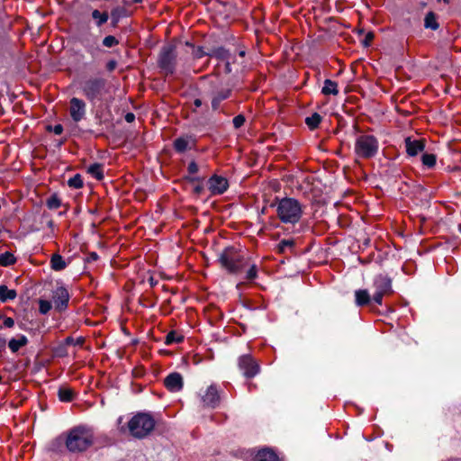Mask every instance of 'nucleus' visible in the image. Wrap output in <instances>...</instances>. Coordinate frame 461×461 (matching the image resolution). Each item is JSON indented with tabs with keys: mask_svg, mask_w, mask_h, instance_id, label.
<instances>
[{
	"mask_svg": "<svg viewBox=\"0 0 461 461\" xmlns=\"http://www.w3.org/2000/svg\"><path fill=\"white\" fill-rule=\"evenodd\" d=\"M220 263L230 274L241 275L245 279L252 281L257 278L258 268L256 264H250L249 259L232 247L225 249L220 256Z\"/></svg>",
	"mask_w": 461,
	"mask_h": 461,
	"instance_id": "1",
	"label": "nucleus"
},
{
	"mask_svg": "<svg viewBox=\"0 0 461 461\" xmlns=\"http://www.w3.org/2000/svg\"><path fill=\"white\" fill-rule=\"evenodd\" d=\"M123 417L118 418L119 430L122 433L128 432L135 438H144L149 436L155 428V420L149 413L138 412L133 415L125 424H122Z\"/></svg>",
	"mask_w": 461,
	"mask_h": 461,
	"instance_id": "2",
	"label": "nucleus"
},
{
	"mask_svg": "<svg viewBox=\"0 0 461 461\" xmlns=\"http://www.w3.org/2000/svg\"><path fill=\"white\" fill-rule=\"evenodd\" d=\"M271 206L276 207L278 220L285 224L294 225L298 223L303 214V206L295 198L276 197Z\"/></svg>",
	"mask_w": 461,
	"mask_h": 461,
	"instance_id": "3",
	"label": "nucleus"
},
{
	"mask_svg": "<svg viewBox=\"0 0 461 461\" xmlns=\"http://www.w3.org/2000/svg\"><path fill=\"white\" fill-rule=\"evenodd\" d=\"M95 442L91 428L80 425L71 429L67 435L66 447L69 452L79 453L87 450Z\"/></svg>",
	"mask_w": 461,
	"mask_h": 461,
	"instance_id": "4",
	"label": "nucleus"
},
{
	"mask_svg": "<svg viewBox=\"0 0 461 461\" xmlns=\"http://www.w3.org/2000/svg\"><path fill=\"white\" fill-rule=\"evenodd\" d=\"M231 95L230 86L217 77L209 80L203 91V97L210 99L212 111H218L221 103L229 99Z\"/></svg>",
	"mask_w": 461,
	"mask_h": 461,
	"instance_id": "5",
	"label": "nucleus"
},
{
	"mask_svg": "<svg viewBox=\"0 0 461 461\" xmlns=\"http://www.w3.org/2000/svg\"><path fill=\"white\" fill-rule=\"evenodd\" d=\"M84 96L92 104L101 101L108 92L106 80L103 77H89L80 84Z\"/></svg>",
	"mask_w": 461,
	"mask_h": 461,
	"instance_id": "6",
	"label": "nucleus"
},
{
	"mask_svg": "<svg viewBox=\"0 0 461 461\" xmlns=\"http://www.w3.org/2000/svg\"><path fill=\"white\" fill-rule=\"evenodd\" d=\"M378 148V140L373 135L362 134L356 139L355 153L358 158H373L376 155Z\"/></svg>",
	"mask_w": 461,
	"mask_h": 461,
	"instance_id": "7",
	"label": "nucleus"
},
{
	"mask_svg": "<svg viewBox=\"0 0 461 461\" xmlns=\"http://www.w3.org/2000/svg\"><path fill=\"white\" fill-rule=\"evenodd\" d=\"M373 288L375 289L373 301L376 304L382 305L383 297L393 293L392 279L386 275H376L373 279Z\"/></svg>",
	"mask_w": 461,
	"mask_h": 461,
	"instance_id": "8",
	"label": "nucleus"
},
{
	"mask_svg": "<svg viewBox=\"0 0 461 461\" xmlns=\"http://www.w3.org/2000/svg\"><path fill=\"white\" fill-rule=\"evenodd\" d=\"M176 55L172 46H165L159 54L158 65L159 68L167 73L172 74L175 68Z\"/></svg>",
	"mask_w": 461,
	"mask_h": 461,
	"instance_id": "9",
	"label": "nucleus"
},
{
	"mask_svg": "<svg viewBox=\"0 0 461 461\" xmlns=\"http://www.w3.org/2000/svg\"><path fill=\"white\" fill-rule=\"evenodd\" d=\"M201 401L205 407L216 408L221 402L220 391L215 384L208 386L201 393Z\"/></svg>",
	"mask_w": 461,
	"mask_h": 461,
	"instance_id": "10",
	"label": "nucleus"
},
{
	"mask_svg": "<svg viewBox=\"0 0 461 461\" xmlns=\"http://www.w3.org/2000/svg\"><path fill=\"white\" fill-rule=\"evenodd\" d=\"M238 365L243 375L248 378L254 377L259 372V366L249 355L241 356L239 358Z\"/></svg>",
	"mask_w": 461,
	"mask_h": 461,
	"instance_id": "11",
	"label": "nucleus"
},
{
	"mask_svg": "<svg viewBox=\"0 0 461 461\" xmlns=\"http://www.w3.org/2000/svg\"><path fill=\"white\" fill-rule=\"evenodd\" d=\"M86 103L77 97H73L69 101V114L71 119L75 122H78L82 121L86 113Z\"/></svg>",
	"mask_w": 461,
	"mask_h": 461,
	"instance_id": "12",
	"label": "nucleus"
},
{
	"mask_svg": "<svg viewBox=\"0 0 461 461\" xmlns=\"http://www.w3.org/2000/svg\"><path fill=\"white\" fill-rule=\"evenodd\" d=\"M229 187L228 180L221 176L213 175L208 180V189L212 195H220L227 191Z\"/></svg>",
	"mask_w": 461,
	"mask_h": 461,
	"instance_id": "13",
	"label": "nucleus"
},
{
	"mask_svg": "<svg viewBox=\"0 0 461 461\" xmlns=\"http://www.w3.org/2000/svg\"><path fill=\"white\" fill-rule=\"evenodd\" d=\"M52 301L59 312L65 310L68 307L69 301V294L68 290L63 286L57 287L53 291Z\"/></svg>",
	"mask_w": 461,
	"mask_h": 461,
	"instance_id": "14",
	"label": "nucleus"
},
{
	"mask_svg": "<svg viewBox=\"0 0 461 461\" xmlns=\"http://www.w3.org/2000/svg\"><path fill=\"white\" fill-rule=\"evenodd\" d=\"M164 384L170 392H179L183 388V377L179 373H171L165 378Z\"/></svg>",
	"mask_w": 461,
	"mask_h": 461,
	"instance_id": "15",
	"label": "nucleus"
},
{
	"mask_svg": "<svg viewBox=\"0 0 461 461\" xmlns=\"http://www.w3.org/2000/svg\"><path fill=\"white\" fill-rule=\"evenodd\" d=\"M80 43L92 58H95L101 51L97 39L94 36L81 39Z\"/></svg>",
	"mask_w": 461,
	"mask_h": 461,
	"instance_id": "16",
	"label": "nucleus"
},
{
	"mask_svg": "<svg viewBox=\"0 0 461 461\" xmlns=\"http://www.w3.org/2000/svg\"><path fill=\"white\" fill-rule=\"evenodd\" d=\"M405 147L408 155L414 157L424 149L425 143L423 140H411V138H406Z\"/></svg>",
	"mask_w": 461,
	"mask_h": 461,
	"instance_id": "17",
	"label": "nucleus"
},
{
	"mask_svg": "<svg viewBox=\"0 0 461 461\" xmlns=\"http://www.w3.org/2000/svg\"><path fill=\"white\" fill-rule=\"evenodd\" d=\"M29 340L25 335L20 334L16 338H13L8 342V348L13 353H16L19 349L28 344Z\"/></svg>",
	"mask_w": 461,
	"mask_h": 461,
	"instance_id": "18",
	"label": "nucleus"
},
{
	"mask_svg": "<svg viewBox=\"0 0 461 461\" xmlns=\"http://www.w3.org/2000/svg\"><path fill=\"white\" fill-rule=\"evenodd\" d=\"M371 300L370 294L366 289H359L355 292V302L357 306H365Z\"/></svg>",
	"mask_w": 461,
	"mask_h": 461,
	"instance_id": "19",
	"label": "nucleus"
},
{
	"mask_svg": "<svg viewBox=\"0 0 461 461\" xmlns=\"http://www.w3.org/2000/svg\"><path fill=\"white\" fill-rule=\"evenodd\" d=\"M255 461H278V456L270 449H262L257 453Z\"/></svg>",
	"mask_w": 461,
	"mask_h": 461,
	"instance_id": "20",
	"label": "nucleus"
},
{
	"mask_svg": "<svg viewBox=\"0 0 461 461\" xmlns=\"http://www.w3.org/2000/svg\"><path fill=\"white\" fill-rule=\"evenodd\" d=\"M17 296V293L14 289H9L6 285H0V301L6 303L8 301L14 300Z\"/></svg>",
	"mask_w": 461,
	"mask_h": 461,
	"instance_id": "21",
	"label": "nucleus"
},
{
	"mask_svg": "<svg viewBox=\"0 0 461 461\" xmlns=\"http://www.w3.org/2000/svg\"><path fill=\"white\" fill-rule=\"evenodd\" d=\"M213 55L217 59L226 61V64H225L226 71L230 72V59H231V57H230V52L223 48H220V49H217L214 50Z\"/></svg>",
	"mask_w": 461,
	"mask_h": 461,
	"instance_id": "22",
	"label": "nucleus"
},
{
	"mask_svg": "<svg viewBox=\"0 0 461 461\" xmlns=\"http://www.w3.org/2000/svg\"><path fill=\"white\" fill-rule=\"evenodd\" d=\"M51 268L55 271H61L67 267V263L59 254H53L50 258Z\"/></svg>",
	"mask_w": 461,
	"mask_h": 461,
	"instance_id": "23",
	"label": "nucleus"
},
{
	"mask_svg": "<svg viewBox=\"0 0 461 461\" xmlns=\"http://www.w3.org/2000/svg\"><path fill=\"white\" fill-rule=\"evenodd\" d=\"M92 18L94 19L95 25L97 27H101L105 23H107V21L109 19V14H108L107 12H103L102 13L99 10L95 9L92 12Z\"/></svg>",
	"mask_w": 461,
	"mask_h": 461,
	"instance_id": "24",
	"label": "nucleus"
},
{
	"mask_svg": "<svg viewBox=\"0 0 461 461\" xmlns=\"http://www.w3.org/2000/svg\"><path fill=\"white\" fill-rule=\"evenodd\" d=\"M321 93L325 95H337L339 94L338 84L330 79H326L324 81V86L321 89Z\"/></svg>",
	"mask_w": 461,
	"mask_h": 461,
	"instance_id": "25",
	"label": "nucleus"
},
{
	"mask_svg": "<svg viewBox=\"0 0 461 461\" xmlns=\"http://www.w3.org/2000/svg\"><path fill=\"white\" fill-rule=\"evenodd\" d=\"M87 172L97 180H101L104 177L103 166L99 163L90 165Z\"/></svg>",
	"mask_w": 461,
	"mask_h": 461,
	"instance_id": "26",
	"label": "nucleus"
},
{
	"mask_svg": "<svg viewBox=\"0 0 461 461\" xmlns=\"http://www.w3.org/2000/svg\"><path fill=\"white\" fill-rule=\"evenodd\" d=\"M189 147V140L187 137H179L174 141V148L177 152H184Z\"/></svg>",
	"mask_w": 461,
	"mask_h": 461,
	"instance_id": "27",
	"label": "nucleus"
},
{
	"mask_svg": "<svg viewBox=\"0 0 461 461\" xmlns=\"http://www.w3.org/2000/svg\"><path fill=\"white\" fill-rule=\"evenodd\" d=\"M16 262V258L11 252H5L0 255V266L9 267Z\"/></svg>",
	"mask_w": 461,
	"mask_h": 461,
	"instance_id": "28",
	"label": "nucleus"
},
{
	"mask_svg": "<svg viewBox=\"0 0 461 461\" xmlns=\"http://www.w3.org/2000/svg\"><path fill=\"white\" fill-rule=\"evenodd\" d=\"M321 117L319 113H314L305 119V123L311 130L316 129L321 123Z\"/></svg>",
	"mask_w": 461,
	"mask_h": 461,
	"instance_id": "29",
	"label": "nucleus"
},
{
	"mask_svg": "<svg viewBox=\"0 0 461 461\" xmlns=\"http://www.w3.org/2000/svg\"><path fill=\"white\" fill-rule=\"evenodd\" d=\"M184 340V337L176 331H170L166 336L165 343L170 345L172 343H180Z\"/></svg>",
	"mask_w": 461,
	"mask_h": 461,
	"instance_id": "30",
	"label": "nucleus"
},
{
	"mask_svg": "<svg viewBox=\"0 0 461 461\" xmlns=\"http://www.w3.org/2000/svg\"><path fill=\"white\" fill-rule=\"evenodd\" d=\"M74 397V392L69 388H60L59 390V398L61 402H71Z\"/></svg>",
	"mask_w": 461,
	"mask_h": 461,
	"instance_id": "31",
	"label": "nucleus"
},
{
	"mask_svg": "<svg viewBox=\"0 0 461 461\" xmlns=\"http://www.w3.org/2000/svg\"><path fill=\"white\" fill-rule=\"evenodd\" d=\"M424 25L426 28H429L432 30H436L438 27V24L436 21V16L433 13H428L424 19Z\"/></svg>",
	"mask_w": 461,
	"mask_h": 461,
	"instance_id": "32",
	"label": "nucleus"
},
{
	"mask_svg": "<svg viewBox=\"0 0 461 461\" xmlns=\"http://www.w3.org/2000/svg\"><path fill=\"white\" fill-rule=\"evenodd\" d=\"M46 205L50 210L58 209L61 206V200L56 194H53L47 199Z\"/></svg>",
	"mask_w": 461,
	"mask_h": 461,
	"instance_id": "33",
	"label": "nucleus"
},
{
	"mask_svg": "<svg viewBox=\"0 0 461 461\" xmlns=\"http://www.w3.org/2000/svg\"><path fill=\"white\" fill-rule=\"evenodd\" d=\"M125 10L122 7H115L111 12V18L113 26H116L120 18L124 14Z\"/></svg>",
	"mask_w": 461,
	"mask_h": 461,
	"instance_id": "34",
	"label": "nucleus"
},
{
	"mask_svg": "<svg viewBox=\"0 0 461 461\" xmlns=\"http://www.w3.org/2000/svg\"><path fill=\"white\" fill-rule=\"evenodd\" d=\"M436 160V156L431 153H425L421 157L422 164L429 168H431L435 166Z\"/></svg>",
	"mask_w": 461,
	"mask_h": 461,
	"instance_id": "35",
	"label": "nucleus"
},
{
	"mask_svg": "<svg viewBox=\"0 0 461 461\" xmlns=\"http://www.w3.org/2000/svg\"><path fill=\"white\" fill-rule=\"evenodd\" d=\"M83 180L79 174L75 175L73 177L69 178L68 181V185L69 187L79 189L83 187Z\"/></svg>",
	"mask_w": 461,
	"mask_h": 461,
	"instance_id": "36",
	"label": "nucleus"
},
{
	"mask_svg": "<svg viewBox=\"0 0 461 461\" xmlns=\"http://www.w3.org/2000/svg\"><path fill=\"white\" fill-rule=\"evenodd\" d=\"M294 242L292 240H283L277 245V251L279 253H285L286 249L293 248Z\"/></svg>",
	"mask_w": 461,
	"mask_h": 461,
	"instance_id": "37",
	"label": "nucleus"
},
{
	"mask_svg": "<svg viewBox=\"0 0 461 461\" xmlns=\"http://www.w3.org/2000/svg\"><path fill=\"white\" fill-rule=\"evenodd\" d=\"M119 44V41L113 35H108L104 38L103 45L106 48H112Z\"/></svg>",
	"mask_w": 461,
	"mask_h": 461,
	"instance_id": "38",
	"label": "nucleus"
},
{
	"mask_svg": "<svg viewBox=\"0 0 461 461\" xmlns=\"http://www.w3.org/2000/svg\"><path fill=\"white\" fill-rule=\"evenodd\" d=\"M51 309V303L47 300L39 301V311L41 314H47Z\"/></svg>",
	"mask_w": 461,
	"mask_h": 461,
	"instance_id": "39",
	"label": "nucleus"
},
{
	"mask_svg": "<svg viewBox=\"0 0 461 461\" xmlns=\"http://www.w3.org/2000/svg\"><path fill=\"white\" fill-rule=\"evenodd\" d=\"M245 121H246L245 116L242 114H239L237 116H235L232 120L234 128H236V129L240 128L244 124Z\"/></svg>",
	"mask_w": 461,
	"mask_h": 461,
	"instance_id": "40",
	"label": "nucleus"
},
{
	"mask_svg": "<svg viewBox=\"0 0 461 461\" xmlns=\"http://www.w3.org/2000/svg\"><path fill=\"white\" fill-rule=\"evenodd\" d=\"M187 169H188L189 174H195L198 172L199 167H198V165L194 161H191L188 165Z\"/></svg>",
	"mask_w": 461,
	"mask_h": 461,
	"instance_id": "41",
	"label": "nucleus"
},
{
	"mask_svg": "<svg viewBox=\"0 0 461 461\" xmlns=\"http://www.w3.org/2000/svg\"><path fill=\"white\" fill-rule=\"evenodd\" d=\"M3 325L5 328H13L14 326V321L11 317H5Z\"/></svg>",
	"mask_w": 461,
	"mask_h": 461,
	"instance_id": "42",
	"label": "nucleus"
},
{
	"mask_svg": "<svg viewBox=\"0 0 461 461\" xmlns=\"http://www.w3.org/2000/svg\"><path fill=\"white\" fill-rule=\"evenodd\" d=\"M374 39V33L373 32H368L366 37H365V40L363 41L364 45L365 46H369L371 41H373Z\"/></svg>",
	"mask_w": 461,
	"mask_h": 461,
	"instance_id": "43",
	"label": "nucleus"
},
{
	"mask_svg": "<svg viewBox=\"0 0 461 461\" xmlns=\"http://www.w3.org/2000/svg\"><path fill=\"white\" fill-rule=\"evenodd\" d=\"M99 256L96 252H91L88 254L87 258H86V262L90 263V262H94V261H96L98 259Z\"/></svg>",
	"mask_w": 461,
	"mask_h": 461,
	"instance_id": "44",
	"label": "nucleus"
},
{
	"mask_svg": "<svg viewBox=\"0 0 461 461\" xmlns=\"http://www.w3.org/2000/svg\"><path fill=\"white\" fill-rule=\"evenodd\" d=\"M52 131L56 135H60L63 132V126L61 124H56L52 128Z\"/></svg>",
	"mask_w": 461,
	"mask_h": 461,
	"instance_id": "45",
	"label": "nucleus"
},
{
	"mask_svg": "<svg viewBox=\"0 0 461 461\" xmlns=\"http://www.w3.org/2000/svg\"><path fill=\"white\" fill-rule=\"evenodd\" d=\"M135 120V115L132 113H128L125 115V121L127 122H132Z\"/></svg>",
	"mask_w": 461,
	"mask_h": 461,
	"instance_id": "46",
	"label": "nucleus"
},
{
	"mask_svg": "<svg viewBox=\"0 0 461 461\" xmlns=\"http://www.w3.org/2000/svg\"><path fill=\"white\" fill-rule=\"evenodd\" d=\"M203 191V185H196L194 188V192L197 194H200Z\"/></svg>",
	"mask_w": 461,
	"mask_h": 461,
	"instance_id": "47",
	"label": "nucleus"
},
{
	"mask_svg": "<svg viewBox=\"0 0 461 461\" xmlns=\"http://www.w3.org/2000/svg\"><path fill=\"white\" fill-rule=\"evenodd\" d=\"M194 104L195 107H200L202 104H203V101L202 99L200 98H196L194 101Z\"/></svg>",
	"mask_w": 461,
	"mask_h": 461,
	"instance_id": "48",
	"label": "nucleus"
},
{
	"mask_svg": "<svg viewBox=\"0 0 461 461\" xmlns=\"http://www.w3.org/2000/svg\"><path fill=\"white\" fill-rule=\"evenodd\" d=\"M67 345L75 344V339L72 337H68L65 340Z\"/></svg>",
	"mask_w": 461,
	"mask_h": 461,
	"instance_id": "49",
	"label": "nucleus"
},
{
	"mask_svg": "<svg viewBox=\"0 0 461 461\" xmlns=\"http://www.w3.org/2000/svg\"><path fill=\"white\" fill-rule=\"evenodd\" d=\"M116 66V62L115 61H110L108 64H107V68L109 70H113Z\"/></svg>",
	"mask_w": 461,
	"mask_h": 461,
	"instance_id": "50",
	"label": "nucleus"
},
{
	"mask_svg": "<svg viewBox=\"0 0 461 461\" xmlns=\"http://www.w3.org/2000/svg\"><path fill=\"white\" fill-rule=\"evenodd\" d=\"M83 341V339L78 338L77 340H75V345H82Z\"/></svg>",
	"mask_w": 461,
	"mask_h": 461,
	"instance_id": "51",
	"label": "nucleus"
},
{
	"mask_svg": "<svg viewBox=\"0 0 461 461\" xmlns=\"http://www.w3.org/2000/svg\"><path fill=\"white\" fill-rule=\"evenodd\" d=\"M5 347V340L4 339H0V349Z\"/></svg>",
	"mask_w": 461,
	"mask_h": 461,
	"instance_id": "52",
	"label": "nucleus"
},
{
	"mask_svg": "<svg viewBox=\"0 0 461 461\" xmlns=\"http://www.w3.org/2000/svg\"><path fill=\"white\" fill-rule=\"evenodd\" d=\"M199 180V177H192L191 178V181L194 182V181H198Z\"/></svg>",
	"mask_w": 461,
	"mask_h": 461,
	"instance_id": "53",
	"label": "nucleus"
},
{
	"mask_svg": "<svg viewBox=\"0 0 461 461\" xmlns=\"http://www.w3.org/2000/svg\"><path fill=\"white\" fill-rule=\"evenodd\" d=\"M244 55H245V51L241 50V51L240 52V56L244 57Z\"/></svg>",
	"mask_w": 461,
	"mask_h": 461,
	"instance_id": "54",
	"label": "nucleus"
},
{
	"mask_svg": "<svg viewBox=\"0 0 461 461\" xmlns=\"http://www.w3.org/2000/svg\"><path fill=\"white\" fill-rule=\"evenodd\" d=\"M133 3H141L142 0H132Z\"/></svg>",
	"mask_w": 461,
	"mask_h": 461,
	"instance_id": "55",
	"label": "nucleus"
},
{
	"mask_svg": "<svg viewBox=\"0 0 461 461\" xmlns=\"http://www.w3.org/2000/svg\"><path fill=\"white\" fill-rule=\"evenodd\" d=\"M2 379H3V378H2V375H0V384L2 383Z\"/></svg>",
	"mask_w": 461,
	"mask_h": 461,
	"instance_id": "56",
	"label": "nucleus"
}]
</instances>
